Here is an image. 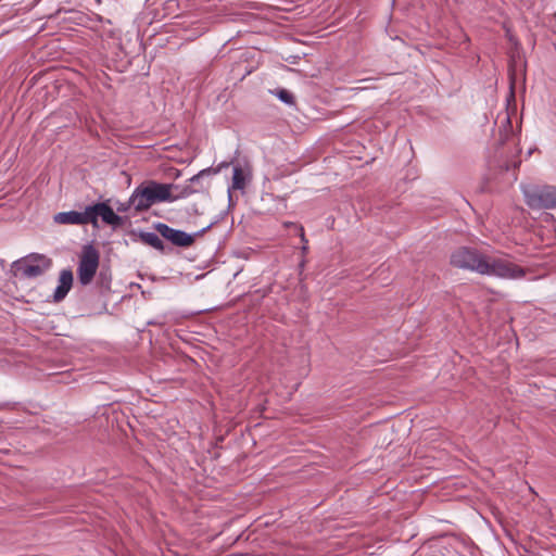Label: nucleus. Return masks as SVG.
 Here are the masks:
<instances>
[{
    "label": "nucleus",
    "mask_w": 556,
    "mask_h": 556,
    "mask_svg": "<svg viewBox=\"0 0 556 556\" xmlns=\"http://www.w3.org/2000/svg\"><path fill=\"white\" fill-rule=\"evenodd\" d=\"M194 190L190 186L179 187L174 184H160L150 180L138 186L129 198V205L137 212L147 211L155 203L174 202L192 194Z\"/></svg>",
    "instance_id": "nucleus-1"
},
{
    "label": "nucleus",
    "mask_w": 556,
    "mask_h": 556,
    "mask_svg": "<svg viewBox=\"0 0 556 556\" xmlns=\"http://www.w3.org/2000/svg\"><path fill=\"white\" fill-rule=\"evenodd\" d=\"M101 218L106 225L121 226L123 219L106 202H98L85 207L83 212L68 211L60 212L53 216V220L60 225H87L98 227V219Z\"/></svg>",
    "instance_id": "nucleus-2"
},
{
    "label": "nucleus",
    "mask_w": 556,
    "mask_h": 556,
    "mask_svg": "<svg viewBox=\"0 0 556 556\" xmlns=\"http://www.w3.org/2000/svg\"><path fill=\"white\" fill-rule=\"evenodd\" d=\"M527 205L533 210L556 207V187L521 185Z\"/></svg>",
    "instance_id": "nucleus-3"
},
{
    "label": "nucleus",
    "mask_w": 556,
    "mask_h": 556,
    "mask_svg": "<svg viewBox=\"0 0 556 556\" xmlns=\"http://www.w3.org/2000/svg\"><path fill=\"white\" fill-rule=\"evenodd\" d=\"M51 266V260L43 254L33 253L13 264L15 275L24 278H36L46 273Z\"/></svg>",
    "instance_id": "nucleus-4"
},
{
    "label": "nucleus",
    "mask_w": 556,
    "mask_h": 556,
    "mask_svg": "<svg viewBox=\"0 0 556 556\" xmlns=\"http://www.w3.org/2000/svg\"><path fill=\"white\" fill-rule=\"evenodd\" d=\"M484 265L486 269L481 271V275L495 276L504 279H520L525 276L523 268L505 258L486 256Z\"/></svg>",
    "instance_id": "nucleus-5"
},
{
    "label": "nucleus",
    "mask_w": 556,
    "mask_h": 556,
    "mask_svg": "<svg viewBox=\"0 0 556 556\" xmlns=\"http://www.w3.org/2000/svg\"><path fill=\"white\" fill-rule=\"evenodd\" d=\"M486 255L479 253L476 250L468 248H460L451 255V264L455 267L469 269L481 274L486 269L484 265Z\"/></svg>",
    "instance_id": "nucleus-6"
},
{
    "label": "nucleus",
    "mask_w": 556,
    "mask_h": 556,
    "mask_svg": "<svg viewBox=\"0 0 556 556\" xmlns=\"http://www.w3.org/2000/svg\"><path fill=\"white\" fill-rule=\"evenodd\" d=\"M99 252L91 244L84 247L77 268L81 285L87 286L92 281L99 266Z\"/></svg>",
    "instance_id": "nucleus-7"
},
{
    "label": "nucleus",
    "mask_w": 556,
    "mask_h": 556,
    "mask_svg": "<svg viewBox=\"0 0 556 556\" xmlns=\"http://www.w3.org/2000/svg\"><path fill=\"white\" fill-rule=\"evenodd\" d=\"M155 229L163 238L177 247H190L194 241V237L192 235L182 230L174 229L163 223H157L155 225Z\"/></svg>",
    "instance_id": "nucleus-8"
},
{
    "label": "nucleus",
    "mask_w": 556,
    "mask_h": 556,
    "mask_svg": "<svg viewBox=\"0 0 556 556\" xmlns=\"http://www.w3.org/2000/svg\"><path fill=\"white\" fill-rule=\"evenodd\" d=\"M73 285V273L70 269H64L60 273L58 286L53 293L55 302L62 301L70 292Z\"/></svg>",
    "instance_id": "nucleus-9"
},
{
    "label": "nucleus",
    "mask_w": 556,
    "mask_h": 556,
    "mask_svg": "<svg viewBox=\"0 0 556 556\" xmlns=\"http://www.w3.org/2000/svg\"><path fill=\"white\" fill-rule=\"evenodd\" d=\"M248 173L240 166H233V175L231 181V188L235 190H243L248 181Z\"/></svg>",
    "instance_id": "nucleus-10"
},
{
    "label": "nucleus",
    "mask_w": 556,
    "mask_h": 556,
    "mask_svg": "<svg viewBox=\"0 0 556 556\" xmlns=\"http://www.w3.org/2000/svg\"><path fill=\"white\" fill-rule=\"evenodd\" d=\"M139 238H140V240H141L143 243H146V244H148V245H150V247H152V248H154V249H156V250L162 251V250L164 249L163 241L161 240V238L159 237V235H157V233H155V232H151V231H141V232L139 233Z\"/></svg>",
    "instance_id": "nucleus-11"
},
{
    "label": "nucleus",
    "mask_w": 556,
    "mask_h": 556,
    "mask_svg": "<svg viewBox=\"0 0 556 556\" xmlns=\"http://www.w3.org/2000/svg\"><path fill=\"white\" fill-rule=\"evenodd\" d=\"M274 94L283 103L288 105L294 104L293 94L287 89H277L274 91Z\"/></svg>",
    "instance_id": "nucleus-12"
},
{
    "label": "nucleus",
    "mask_w": 556,
    "mask_h": 556,
    "mask_svg": "<svg viewBox=\"0 0 556 556\" xmlns=\"http://www.w3.org/2000/svg\"><path fill=\"white\" fill-rule=\"evenodd\" d=\"M211 172L210 168H206V169H202L200 173H198L197 175L192 176L190 178V182H195L198 181L202 176L208 174Z\"/></svg>",
    "instance_id": "nucleus-13"
},
{
    "label": "nucleus",
    "mask_w": 556,
    "mask_h": 556,
    "mask_svg": "<svg viewBox=\"0 0 556 556\" xmlns=\"http://www.w3.org/2000/svg\"><path fill=\"white\" fill-rule=\"evenodd\" d=\"M301 240L302 242L304 243L303 247H302V252L303 253H306L307 252V239L305 238V235H304V231H303V228H301Z\"/></svg>",
    "instance_id": "nucleus-14"
},
{
    "label": "nucleus",
    "mask_w": 556,
    "mask_h": 556,
    "mask_svg": "<svg viewBox=\"0 0 556 556\" xmlns=\"http://www.w3.org/2000/svg\"><path fill=\"white\" fill-rule=\"evenodd\" d=\"M506 123H507V124H509V123H510V121H509V117H508V116L506 117Z\"/></svg>",
    "instance_id": "nucleus-15"
},
{
    "label": "nucleus",
    "mask_w": 556,
    "mask_h": 556,
    "mask_svg": "<svg viewBox=\"0 0 556 556\" xmlns=\"http://www.w3.org/2000/svg\"><path fill=\"white\" fill-rule=\"evenodd\" d=\"M122 210H125L124 205H121V207H118V211H122Z\"/></svg>",
    "instance_id": "nucleus-16"
},
{
    "label": "nucleus",
    "mask_w": 556,
    "mask_h": 556,
    "mask_svg": "<svg viewBox=\"0 0 556 556\" xmlns=\"http://www.w3.org/2000/svg\"><path fill=\"white\" fill-rule=\"evenodd\" d=\"M122 210H125L124 205H121V207H118V211H122Z\"/></svg>",
    "instance_id": "nucleus-17"
}]
</instances>
